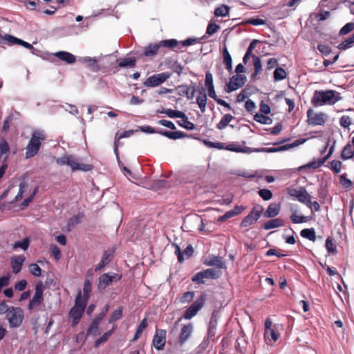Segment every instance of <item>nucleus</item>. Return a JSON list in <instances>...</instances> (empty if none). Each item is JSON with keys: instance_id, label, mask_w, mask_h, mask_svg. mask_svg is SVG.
I'll return each mask as SVG.
<instances>
[{"instance_id": "58", "label": "nucleus", "mask_w": 354, "mask_h": 354, "mask_svg": "<svg viewBox=\"0 0 354 354\" xmlns=\"http://www.w3.org/2000/svg\"><path fill=\"white\" fill-rule=\"evenodd\" d=\"M354 30V23L350 22L345 24L339 30L340 35H346Z\"/></svg>"}, {"instance_id": "4", "label": "nucleus", "mask_w": 354, "mask_h": 354, "mask_svg": "<svg viewBox=\"0 0 354 354\" xmlns=\"http://www.w3.org/2000/svg\"><path fill=\"white\" fill-rule=\"evenodd\" d=\"M46 139L43 131H35L32 133L30 140L26 147V158H30L37 154L41 142Z\"/></svg>"}, {"instance_id": "63", "label": "nucleus", "mask_w": 354, "mask_h": 354, "mask_svg": "<svg viewBox=\"0 0 354 354\" xmlns=\"http://www.w3.org/2000/svg\"><path fill=\"white\" fill-rule=\"evenodd\" d=\"M92 290V286L91 283L90 281L86 280L84 282V287H83V292H84V297L86 298V299H88L89 294Z\"/></svg>"}, {"instance_id": "35", "label": "nucleus", "mask_w": 354, "mask_h": 354, "mask_svg": "<svg viewBox=\"0 0 354 354\" xmlns=\"http://www.w3.org/2000/svg\"><path fill=\"white\" fill-rule=\"evenodd\" d=\"M223 62L225 65V68L231 73L232 71V60L230 53L226 47L224 48L223 51Z\"/></svg>"}, {"instance_id": "2", "label": "nucleus", "mask_w": 354, "mask_h": 354, "mask_svg": "<svg viewBox=\"0 0 354 354\" xmlns=\"http://www.w3.org/2000/svg\"><path fill=\"white\" fill-rule=\"evenodd\" d=\"M342 100L340 93L335 90L315 91L311 98V104L315 107L324 105H333Z\"/></svg>"}, {"instance_id": "11", "label": "nucleus", "mask_w": 354, "mask_h": 354, "mask_svg": "<svg viewBox=\"0 0 354 354\" xmlns=\"http://www.w3.org/2000/svg\"><path fill=\"white\" fill-rule=\"evenodd\" d=\"M243 85V76L242 75H233L230 79L229 82H227L225 86V91L227 93H231L234 91H236L239 88L241 87Z\"/></svg>"}, {"instance_id": "26", "label": "nucleus", "mask_w": 354, "mask_h": 354, "mask_svg": "<svg viewBox=\"0 0 354 354\" xmlns=\"http://www.w3.org/2000/svg\"><path fill=\"white\" fill-rule=\"evenodd\" d=\"M280 209V204L271 203L266 212H264L263 216L266 218H273L279 214Z\"/></svg>"}, {"instance_id": "46", "label": "nucleus", "mask_w": 354, "mask_h": 354, "mask_svg": "<svg viewBox=\"0 0 354 354\" xmlns=\"http://www.w3.org/2000/svg\"><path fill=\"white\" fill-rule=\"evenodd\" d=\"M254 119L255 121L263 124H270L272 122L271 118L262 113H256L254 116Z\"/></svg>"}, {"instance_id": "62", "label": "nucleus", "mask_w": 354, "mask_h": 354, "mask_svg": "<svg viewBox=\"0 0 354 354\" xmlns=\"http://www.w3.org/2000/svg\"><path fill=\"white\" fill-rule=\"evenodd\" d=\"M290 219L293 223L297 224L305 223L307 221V219L304 216L298 215L295 212L291 215Z\"/></svg>"}, {"instance_id": "44", "label": "nucleus", "mask_w": 354, "mask_h": 354, "mask_svg": "<svg viewBox=\"0 0 354 354\" xmlns=\"http://www.w3.org/2000/svg\"><path fill=\"white\" fill-rule=\"evenodd\" d=\"M136 64V59L135 57H128L123 59L121 62L118 63V66L120 68L124 67H135Z\"/></svg>"}, {"instance_id": "52", "label": "nucleus", "mask_w": 354, "mask_h": 354, "mask_svg": "<svg viewBox=\"0 0 354 354\" xmlns=\"http://www.w3.org/2000/svg\"><path fill=\"white\" fill-rule=\"evenodd\" d=\"M251 24L253 26H260L266 24V21L259 18H245V24Z\"/></svg>"}, {"instance_id": "28", "label": "nucleus", "mask_w": 354, "mask_h": 354, "mask_svg": "<svg viewBox=\"0 0 354 354\" xmlns=\"http://www.w3.org/2000/svg\"><path fill=\"white\" fill-rule=\"evenodd\" d=\"M326 162V158H319L318 160H313L306 165L300 166L298 168L299 171H302L306 169H316L320 167Z\"/></svg>"}, {"instance_id": "36", "label": "nucleus", "mask_w": 354, "mask_h": 354, "mask_svg": "<svg viewBox=\"0 0 354 354\" xmlns=\"http://www.w3.org/2000/svg\"><path fill=\"white\" fill-rule=\"evenodd\" d=\"M297 200L306 206L311 204V196L304 188H301V192L298 196Z\"/></svg>"}, {"instance_id": "17", "label": "nucleus", "mask_w": 354, "mask_h": 354, "mask_svg": "<svg viewBox=\"0 0 354 354\" xmlns=\"http://www.w3.org/2000/svg\"><path fill=\"white\" fill-rule=\"evenodd\" d=\"M26 258L24 255H15L11 259V266L12 272L15 274H18L21 270Z\"/></svg>"}, {"instance_id": "64", "label": "nucleus", "mask_w": 354, "mask_h": 354, "mask_svg": "<svg viewBox=\"0 0 354 354\" xmlns=\"http://www.w3.org/2000/svg\"><path fill=\"white\" fill-rule=\"evenodd\" d=\"M219 28V26L216 24L209 23L207 26L206 33L209 35H212L216 32Z\"/></svg>"}, {"instance_id": "20", "label": "nucleus", "mask_w": 354, "mask_h": 354, "mask_svg": "<svg viewBox=\"0 0 354 354\" xmlns=\"http://www.w3.org/2000/svg\"><path fill=\"white\" fill-rule=\"evenodd\" d=\"M352 145L350 143L346 144L341 153V158L344 160L351 159L354 156V136L351 140Z\"/></svg>"}, {"instance_id": "38", "label": "nucleus", "mask_w": 354, "mask_h": 354, "mask_svg": "<svg viewBox=\"0 0 354 354\" xmlns=\"http://www.w3.org/2000/svg\"><path fill=\"white\" fill-rule=\"evenodd\" d=\"M180 88L182 92L186 95L187 98L189 100L193 99L196 93L195 86H190L188 85H181Z\"/></svg>"}, {"instance_id": "7", "label": "nucleus", "mask_w": 354, "mask_h": 354, "mask_svg": "<svg viewBox=\"0 0 354 354\" xmlns=\"http://www.w3.org/2000/svg\"><path fill=\"white\" fill-rule=\"evenodd\" d=\"M171 75V74L169 72L154 74L147 78L144 82L143 85L147 87L158 86L170 78Z\"/></svg>"}, {"instance_id": "23", "label": "nucleus", "mask_w": 354, "mask_h": 354, "mask_svg": "<svg viewBox=\"0 0 354 354\" xmlns=\"http://www.w3.org/2000/svg\"><path fill=\"white\" fill-rule=\"evenodd\" d=\"M204 264L208 266H216L218 268H221L224 266L223 258L214 255L208 256L204 261Z\"/></svg>"}, {"instance_id": "45", "label": "nucleus", "mask_w": 354, "mask_h": 354, "mask_svg": "<svg viewBox=\"0 0 354 354\" xmlns=\"http://www.w3.org/2000/svg\"><path fill=\"white\" fill-rule=\"evenodd\" d=\"M181 121H177V124L187 130H193L195 129V125L193 122L188 120L187 116L185 115V118H180Z\"/></svg>"}, {"instance_id": "50", "label": "nucleus", "mask_w": 354, "mask_h": 354, "mask_svg": "<svg viewBox=\"0 0 354 354\" xmlns=\"http://www.w3.org/2000/svg\"><path fill=\"white\" fill-rule=\"evenodd\" d=\"M353 124V119L348 115H342L339 119V124L344 129H349Z\"/></svg>"}, {"instance_id": "3", "label": "nucleus", "mask_w": 354, "mask_h": 354, "mask_svg": "<svg viewBox=\"0 0 354 354\" xmlns=\"http://www.w3.org/2000/svg\"><path fill=\"white\" fill-rule=\"evenodd\" d=\"M56 162L59 165H68L69 166L72 171H88L93 169V166L91 164H84L80 163L78 162V160L73 155H67L57 158L56 160Z\"/></svg>"}, {"instance_id": "16", "label": "nucleus", "mask_w": 354, "mask_h": 354, "mask_svg": "<svg viewBox=\"0 0 354 354\" xmlns=\"http://www.w3.org/2000/svg\"><path fill=\"white\" fill-rule=\"evenodd\" d=\"M263 207L261 205H256L250 213L245 217V223L252 225L255 223L263 212Z\"/></svg>"}, {"instance_id": "14", "label": "nucleus", "mask_w": 354, "mask_h": 354, "mask_svg": "<svg viewBox=\"0 0 354 354\" xmlns=\"http://www.w3.org/2000/svg\"><path fill=\"white\" fill-rule=\"evenodd\" d=\"M194 330V326L192 323L185 324L181 328L179 336H178V344L180 346L184 345V344L189 339Z\"/></svg>"}, {"instance_id": "32", "label": "nucleus", "mask_w": 354, "mask_h": 354, "mask_svg": "<svg viewBox=\"0 0 354 354\" xmlns=\"http://www.w3.org/2000/svg\"><path fill=\"white\" fill-rule=\"evenodd\" d=\"M283 225V221L281 218H274L268 221L262 225V227L265 230H270L272 228L281 227Z\"/></svg>"}, {"instance_id": "54", "label": "nucleus", "mask_w": 354, "mask_h": 354, "mask_svg": "<svg viewBox=\"0 0 354 354\" xmlns=\"http://www.w3.org/2000/svg\"><path fill=\"white\" fill-rule=\"evenodd\" d=\"M87 301H88V299H86L85 297H84V299H82V292H81V291H79V292L75 298L74 306L77 305V307H82L83 308H85Z\"/></svg>"}, {"instance_id": "39", "label": "nucleus", "mask_w": 354, "mask_h": 354, "mask_svg": "<svg viewBox=\"0 0 354 354\" xmlns=\"http://www.w3.org/2000/svg\"><path fill=\"white\" fill-rule=\"evenodd\" d=\"M207 100V98L206 94L204 92L201 91L200 95L196 98V103L198 104L202 113H205L206 110Z\"/></svg>"}, {"instance_id": "5", "label": "nucleus", "mask_w": 354, "mask_h": 354, "mask_svg": "<svg viewBox=\"0 0 354 354\" xmlns=\"http://www.w3.org/2000/svg\"><path fill=\"white\" fill-rule=\"evenodd\" d=\"M24 317V311L19 307L10 306V310L8 314L6 315V318L10 328L19 327L22 324Z\"/></svg>"}, {"instance_id": "57", "label": "nucleus", "mask_w": 354, "mask_h": 354, "mask_svg": "<svg viewBox=\"0 0 354 354\" xmlns=\"http://www.w3.org/2000/svg\"><path fill=\"white\" fill-rule=\"evenodd\" d=\"M339 184L346 189H348L353 185L352 181L346 177V174L339 176Z\"/></svg>"}, {"instance_id": "19", "label": "nucleus", "mask_w": 354, "mask_h": 354, "mask_svg": "<svg viewBox=\"0 0 354 354\" xmlns=\"http://www.w3.org/2000/svg\"><path fill=\"white\" fill-rule=\"evenodd\" d=\"M205 85L207 88L209 96L213 99H216V94L213 83V76L209 71H207L205 73Z\"/></svg>"}, {"instance_id": "9", "label": "nucleus", "mask_w": 354, "mask_h": 354, "mask_svg": "<svg viewBox=\"0 0 354 354\" xmlns=\"http://www.w3.org/2000/svg\"><path fill=\"white\" fill-rule=\"evenodd\" d=\"M44 290V287L42 282H38L35 286V292L32 298L30 300L28 308L29 310H32L35 308L39 306L43 300V292Z\"/></svg>"}, {"instance_id": "49", "label": "nucleus", "mask_w": 354, "mask_h": 354, "mask_svg": "<svg viewBox=\"0 0 354 354\" xmlns=\"http://www.w3.org/2000/svg\"><path fill=\"white\" fill-rule=\"evenodd\" d=\"M354 45V34L349 38L346 39L338 45V48L340 50H346L352 47Z\"/></svg>"}, {"instance_id": "24", "label": "nucleus", "mask_w": 354, "mask_h": 354, "mask_svg": "<svg viewBox=\"0 0 354 354\" xmlns=\"http://www.w3.org/2000/svg\"><path fill=\"white\" fill-rule=\"evenodd\" d=\"M159 134L167 137L171 140H177L180 138H184L189 137L187 134L183 131H162L160 130Z\"/></svg>"}, {"instance_id": "27", "label": "nucleus", "mask_w": 354, "mask_h": 354, "mask_svg": "<svg viewBox=\"0 0 354 354\" xmlns=\"http://www.w3.org/2000/svg\"><path fill=\"white\" fill-rule=\"evenodd\" d=\"M254 66V72L251 74V79L254 80L257 76L262 72V64L260 58L256 55H252Z\"/></svg>"}, {"instance_id": "6", "label": "nucleus", "mask_w": 354, "mask_h": 354, "mask_svg": "<svg viewBox=\"0 0 354 354\" xmlns=\"http://www.w3.org/2000/svg\"><path fill=\"white\" fill-rule=\"evenodd\" d=\"M307 123L310 126H324L328 119V116L324 112H315L313 109L307 110Z\"/></svg>"}, {"instance_id": "33", "label": "nucleus", "mask_w": 354, "mask_h": 354, "mask_svg": "<svg viewBox=\"0 0 354 354\" xmlns=\"http://www.w3.org/2000/svg\"><path fill=\"white\" fill-rule=\"evenodd\" d=\"M10 150V149L8 142L5 139H2L0 141V157L2 158L4 156V161H6L8 158Z\"/></svg>"}, {"instance_id": "34", "label": "nucleus", "mask_w": 354, "mask_h": 354, "mask_svg": "<svg viewBox=\"0 0 354 354\" xmlns=\"http://www.w3.org/2000/svg\"><path fill=\"white\" fill-rule=\"evenodd\" d=\"M279 333L276 331L275 328L266 330L264 333V337L267 342H275L279 337Z\"/></svg>"}, {"instance_id": "56", "label": "nucleus", "mask_w": 354, "mask_h": 354, "mask_svg": "<svg viewBox=\"0 0 354 354\" xmlns=\"http://www.w3.org/2000/svg\"><path fill=\"white\" fill-rule=\"evenodd\" d=\"M259 195L265 201H269L272 198V192L268 189H261L258 192Z\"/></svg>"}, {"instance_id": "30", "label": "nucleus", "mask_w": 354, "mask_h": 354, "mask_svg": "<svg viewBox=\"0 0 354 354\" xmlns=\"http://www.w3.org/2000/svg\"><path fill=\"white\" fill-rule=\"evenodd\" d=\"M28 187V185L26 182H21L19 185V190L17 194L14 197L12 200L9 201V204L12 205L21 201L23 198L24 193L27 190Z\"/></svg>"}, {"instance_id": "47", "label": "nucleus", "mask_w": 354, "mask_h": 354, "mask_svg": "<svg viewBox=\"0 0 354 354\" xmlns=\"http://www.w3.org/2000/svg\"><path fill=\"white\" fill-rule=\"evenodd\" d=\"M273 76L275 81H280L286 79L287 74L283 68L277 67L274 71Z\"/></svg>"}, {"instance_id": "60", "label": "nucleus", "mask_w": 354, "mask_h": 354, "mask_svg": "<svg viewBox=\"0 0 354 354\" xmlns=\"http://www.w3.org/2000/svg\"><path fill=\"white\" fill-rule=\"evenodd\" d=\"M122 317V308L120 307L118 310H115L111 315L109 319V323H113Z\"/></svg>"}, {"instance_id": "55", "label": "nucleus", "mask_w": 354, "mask_h": 354, "mask_svg": "<svg viewBox=\"0 0 354 354\" xmlns=\"http://www.w3.org/2000/svg\"><path fill=\"white\" fill-rule=\"evenodd\" d=\"M173 72L177 73L178 75H180L183 71V66L178 63L177 61L171 62V65L169 66Z\"/></svg>"}, {"instance_id": "31", "label": "nucleus", "mask_w": 354, "mask_h": 354, "mask_svg": "<svg viewBox=\"0 0 354 354\" xmlns=\"http://www.w3.org/2000/svg\"><path fill=\"white\" fill-rule=\"evenodd\" d=\"M134 133V131L133 130H129V131H122L120 135L116 133L115 136V141H114V151L117 156H118V142L120 139L128 138L133 135Z\"/></svg>"}, {"instance_id": "40", "label": "nucleus", "mask_w": 354, "mask_h": 354, "mask_svg": "<svg viewBox=\"0 0 354 354\" xmlns=\"http://www.w3.org/2000/svg\"><path fill=\"white\" fill-rule=\"evenodd\" d=\"M84 215L82 214L79 213L77 215L72 216L68 221L67 227L68 230H71L76 225L80 223L82 218Z\"/></svg>"}, {"instance_id": "41", "label": "nucleus", "mask_w": 354, "mask_h": 354, "mask_svg": "<svg viewBox=\"0 0 354 354\" xmlns=\"http://www.w3.org/2000/svg\"><path fill=\"white\" fill-rule=\"evenodd\" d=\"M243 210V207L242 206H236L233 209L227 212L220 219L221 221H224L227 218H232L241 213Z\"/></svg>"}, {"instance_id": "51", "label": "nucleus", "mask_w": 354, "mask_h": 354, "mask_svg": "<svg viewBox=\"0 0 354 354\" xmlns=\"http://www.w3.org/2000/svg\"><path fill=\"white\" fill-rule=\"evenodd\" d=\"M38 189H39L38 187H35L32 193L28 198H26V199H24L23 201V202L21 204V207L22 209H24V207H28L29 205V204L32 201V200L34 199L35 195L38 192Z\"/></svg>"}, {"instance_id": "22", "label": "nucleus", "mask_w": 354, "mask_h": 354, "mask_svg": "<svg viewBox=\"0 0 354 354\" xmlns=\"http://www.w3.org/2000/svg\"><path fill=\"white\" fill-rule=\"evenodd\" d=\"M54 55L59 59L66 62V64H71L75 62L76 57L74 55L67 51H59L54 54Z\"/></svg>"}, {"instance_id": "53", "label": "nucleus", "mask_w": 354, "mask_h": 354, "mask_svg": "<svg viewBox=\"0 0 354 354\" xmlns=\"http://www.w3.org/2000/svg\"><path fill=\"white\" fill-rule=\"evenodd\" d=\"M228 11V7L225 5H222L220 7L215 9L214 15L216 17H225L227 15Z\"/></svg>"}, {"instance_id": "15", "label": "nucleus", "mask_w": 354, "mask_h": 354, "mask_svg": "<svg viewBox=\"0 0 354 354\" xmlns=\"http://www.w3.org/2000/svg\"><path fill=\"white\" fill-rule=\"evenodd\" d=\"M120 279L121 277L115 273L112 274H109V273L104 274L99 279V288L104 290L113 281H118Z\"/></svg>"}, {"instance_id": "10", "label": "nucleus", "mask_w": 354, "mask_h": 354, "mask_svg": "<svg viewBox=\"0 0 354 354\" xmlns=\"http://www.w3.org/2000/svg\"><path fill=\"white\" fill-rule=\"evenodd\" d=\"M109 310V306L106 305L102 312L99 313L92 321L91 326H89L88 329V334H92L95 336L99 335L98 332V325L100 323V322L104 319V317L106 316V313Z\"/></svg>"}, {"instance_id": "42", "label": "nucleus", "mask_w": 354, "mask_h": 354, "mask_svg": "<svg viewBox=\"0 0 354 354\" xmlns=\"http://www.w3.org/2000/svg\"><path fill=\"white\" fill-rule=\"evenodd\" d=\"M234 119V117L230 114H225L217 124L216 128L219 130L224 129L229 123Z\"/></svg>"}, {"instance_id": "25", "label": "nucleus", "mask_w": 354, "mask_h": 354, "mask_svg": "<svg viewBox=\"0 0 354 354\" xmlns=\"http://www.w3.org/2000/svg\"><path fill=\"white\" fill-rule=\"evenodd\" d=\"M156 113H162L167 115L171 118H185V113L178 110H173L171 109H162L161 110L158 109Z\"/></svg>"}, {"instance_id": "1", "label": "nucleus", "mask_w": 354, "mask_h": 354, "mask_svg": "<svg viewBox=\"0 0 354 354\" xmlns=\"http://www.w3.org/2000/svg\"><path fill=\"white\" fill-rule=\"evenodd\" d=\"M199 41L197 38H188L184 41H178L176 39H165L158 43H151L145 47L143 55L149 58L154 57L158 53L160 48H167L169 49H180V46H188L194 45Z\"/></svg>"}, {"instance_id": "18", "label": "nucleus", "mask_w": 354, "mask_h": 354, "mask_svg": "<svg viewBox=\"0 0 354 354\" xmlns=\"http://www.w3.org/2000/svg\"><path fill=\"white\" fill-rule=\"evenodd\" d=\"M84 310L85 308H83L82 307H77V305L74 306L71 309L69 312V316L73 319V326H75L78 324Z\"/></svg>"}, {"instance_id": "37", "label": "nucleus", "mask_w": 354, "mask_h": 354, "mask_svg": "<svg viewBox=\"0 0 354 354\" xmlns=\"http://www.w3.org/2000/svg\"><path fill=\"white\" fill-rule=\"evenodd\" d=\"M300 235L305 239H308L310 241H316V234L313 228H306L301 231Z\"/></svg>"}, {"instance_id": "12", "label": "nucleus", "mask_w": 354, "mask_h": 354, "mask_svg": "<svg viewBox=\"0 0 354 354\" xmlns=\"http://www.w3.org/2000/svg\"><path fill=\"white\" fill-rule=\"evenodd\" d=\"M173 245L175 248L174 253L178 257V261L180 263L193 255L194 248H192V245H188L183 251L180 250L179 245Z\"/></svg>"}, {"instance_id": "29", "label": "nucleus", "mask_w": 354, "mask_h": 354, "mask_svg": "<svg viewBox=\"0 0 354 354\" xmlns=\"http://www.w3.org/2000/svg\"><path fill=\"white\" fill-rule=\"evenodd\" d=\"M140 236V230L136 229L135 225H129L127 227L125 232V236L128 239L129 241H136Z\"/></svg>"}, {"instance_id": "48", "label": "nucleus", "mask_w": 354, "mask_h": 354, "mask_svg": "<svg viewBox=\"0 0 354 354\" xmlns=\"http://www.w3.org/2000/svg\"><path fill=\"white\" fill-rule=\"evenodd\" d=\"M252 151L274 153V152H278V149H277V147H271V148L254 149L253 150H252L250 148L245 147V153H249Z\"/></svg>"}, {"instance_id": "21", "label": "nucleus", "mask_w": 354, "mask_h": 354, "mask_svg": "<svg viewBox=\"0 0 354 354\" xmlns=\"http://www.w3.org/2000/svg\"><path fill=\"white\" fill-rule=\"evenodd\" d=\"M82 62L93 72H97L100 71L98 59L97 57H84L82 59Z\"/></svg>"}, {"instance_id": "61", "label": "nucleus", "mask_w": 354, "mask_h": 354, "mask_svg": "<svg viewBox=\"0 0 354 354\" xmlns=\"http://www.w3.org/2000/svg\"><path fill=\"white\" fill-rule=\"evenodd\" d=\"M29 271L35 277H40L41 274V269L37 263L30 264L29 266Z\"/></svg>"}, {"instance_id": "59", "label": "nucleus", "mask_w": 354, "mask_h": 354, "mask_svg": "<svg viewBox=\"0 0 354 354\" xmlns=\"http://www.w3.org/2000/svg\"><path fill=\"white\" fill-rule=\"evenodd\" d=\"M330 169L335 174H338L341 171L342 168V163L341 161L334 160L330 162Z\"/></svg>"}, {"instance_id": "8", "label": "nucleus", "mask_w": 354, "mask_h": 354, "mask_svg": "<svg viewBox=\"0 0 354 354\" xmlns=\"http://www.w3.org/2000/svg\"><path fill=\"white\" fill-rule=\"evenodd\" d=\"M205 304V298L201 295L194 303L186 310L183 318L185 319H191L202 308Z\"/></svg>"}, {"instance_id": "43", "label": "nucleus", "mask_w": 354, "mask_h": 354, "mask_svg": "<svg viewBox=\"0 0 354 354\" xmlns=\"http://www.w3.org/2000/svg\"><path fill=\"white\" fill-rule=\"evenodd\" d=\"M206 279H218L221 276V271L214 268H209L203 271Z\"/></svg>"}, {"instance_id": "13", "label": "nucleus", "mask_w": 354, "mask_h": 354, "mask_svg": "<svg viewBox=\"0 0 354 354\" xmlns=\"http://www.w3.org/2000/svg\"><path fill=\"white\" fill-rule=\"evenodd\" d=\"M166 330L163 329L156 330V334L153 336L152 340L153 346L158 351H161L164 348L166 339Z\"/></svg>"}]
</instances>
